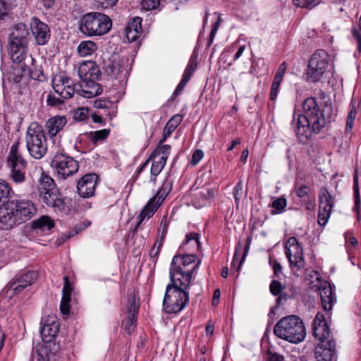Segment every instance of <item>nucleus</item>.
I'll return each instance as SVG.
<instances>
[{"instance_id":"f8f14e48","label":"nucleus","mask_w":361,"mask_h":361,"mask_svg":"<svg viewBox=\"0 0 361 361\" xmlns=\"http://www.w3.org/2000/svg\"><path fill=\"white\" fill-rule=\"evenodd\" d=\"M128 59L112 56L104 63V72L111 78L118 79L128 74Z\"/></svg>"},{"instance_id":"39448f33","label":"nucleus","mask_w":361,"mask_h":361,"mask_svg":"<svg viewBox=\"0 0 361 361\" xmlns=\"http://www.w3.org/2000/svg\"><path fill=\"white\" fill-rule=\"evenodd\" d=\"M27 150L36 159H42L47 153V144L43 127L32 122L27 129L25 135Z\"/></svg>"},{"instance_id":"9b49d317","label":"nucleus","mask_w":361,"mask_h":361,"mask_svg":"<svg viewBox=\"0 0 361 361\" xmlns=\"http://www.w3.org/2000/svg\"><path fill=\"white\" fill-rule=\"evenodd\" d=\"M200 264V261H198L191 270L169 269L170 283L168 285L187 291L191 284L192 274Z\"/></svg>"},{"instance_id":"79ce46f5","label":"nucleus","mask_w":361,"mask_h":361,"mask_svg":"<svg viewBox=\"0 0 361 361\" xmlns=\"http://www.w3.org/2000/svg\"><path fill=\"white\" fill-rule=\"evenodd\" d=\"M11 177L16 183H23L25 180L26 166H11Z\"/></svg>"},{"instance_id":"bf43d9fd","label":"nucleus","mask_w":361,"mask_h":361,"mask_svg":"<svg viewBox=\"0 0 361 361\" xmlns=\"http://www.w3.org/2000/svg\"><path fill=\"white\" fill-rule=\"evenodd\" d=\"M141 5L146 11L154 10L160 5V0H142Z\"/></svg>"},{"instance_id":"412c9836","label":"nucleus","mask_w":361,"mask_h":361,"mask_svg":"<svg viewBox=\"0 0 361 361\" xmlns=\"http://www.w3.org/2000/svg\"><path fill=\"white\" fill-rule=\"evenodd\" d=\"M28 36L29 32L25 24H16L10 33L9 44L27 45L29 41Z\"/></svg>"},{"instance_id":"58836bf2","label":"nucleus","mask_w":361,"mask_h":361,"mask_svg":"<svg viewBox=\"0 0 361 361\" xmlns=\"http://www.w3.org/2000/svg\"><path fill=\"white\" fill-rule=\"evenodd\" d=\"M57 189L53 178H51L49 176L44 174V173H42L40 178V183L38 185L39 192L49 191V190Z\"/></svg>"},{"instance_id":"7ed1b4c3","label":"nucleus","mask_w":361,"mask_h":361,"mask_svg":"<svg viewBox=\"0 0 361 361\" xmlns=\"http://www.w3.org/2000/svg\"><path fill=\"white\" fill-rule=\"evenodd\" d=\"M274 334L279 338L293 343L302 341L306 331L302 319L295 315H290L281 319L274 326Z\"/></svg>"},{"instance_id":"5701e85b","label":"nucleus","mask_w":361,"mask_h":361,"mask_svg":"<svg viewBox=\"0 0 361 361\" xmlns=\"http://www.w3.org/2000/svg\"><path fill=\"white\" fill-rule=\"evenodd\" d=\"M318 289L323 309L325 311L331 310L334 303L336 301L335 293L332 287L330 284L325 282L322 283Z\"/></svg>"},{"instance_id":"423d86ee","label":"nucleus","mask_w":361,"mask_h":361,"mask_svg":"<svg viewBox=\"0 0 361 361\" xmlns=\"http://www.w3.org/2000/svg\"><path fill=\"white\" fill-rule=\"evenodd\" d=\"M189 302V293L181 288L170 285L166 288L163 307L167 313H178L183 310Z\"/></svg>"},{"instance_id":"4c0bfd02","label":"nucleus","mask_w":361,"mask_h":361,"mask_svg":"<svg viewBox=\"0 0 361 361\" xmlns=\"http://www.w3.org/2000/svg\"><path fill=\"white\" fill-rule=\"evenodd\" d=\"M109 129H102L96 131L87 133L85 135L94 144L97 145L99 142L103 141L109 135Z\"/></svg>"},{"instance_id":"a878e982","label":"nucleus","mask_w":361,"mask_h":361,"mask_svg":"<svg viewBox=\"0 0 361 361\" xmlns=\"http://www.w3.org/2000/svg\"><path fill=\"white\" fill-rule=\"evenodd\" d=\"M59 331V324L54 317L47 319L40 329V334L44 342L50 343L56 337Z\"/></svg>"},{"instance_id":"a18cd8bd","label":"nucleus","mask_w":361,"mask_h":361,"mask_svg":"<svg viewBox=\"0 0 361 361\" xmlns=\"http://www.w3.org/2000/svg\"><path fill=\"white\" fill-rule=\"evenodd\" d=\"M13 193V191L10 185L6 181L0 179V202L11 197Z\"/></svg>"},{"instance_id":"7c9ffc66","label":"nucleus","mask_w":361,"mask_h":361,"mask_svg":"<svg viewBox=\"0 0 361 361\" xmlns=\"http://www.w3.org/2000/svg\"><path fill=\"white\" fill-rule=\"evenodd\" d=\"M214 196V190L209 188H202L194 195L192 200V205L197 209L205 207L209 204Z\"/></svg>"},{"instance_id":"37998d69","label":"nucleus","mask_w":361,"mask_h":361,"mask_svg":"<svg viewBox=\"0 0 361 361\" xmlns=\"http://www.w3.org/2000/svg\"><path fill=\"white\" fill-rule=\"evenodd\" d=\"M181 246L183 248L188 246L192 249L199 250L200 249L199 235L197 233H190V234L187 235L185 242L183 243Z\"/></svg>"},{"instance_id":"f704fd0d","label":"nucleus","mask_w":361,"mask_h":361,"mask_svg":"<svg viewBox=\"0 0 361 361\" xmlns=\"http://www.w3.org/2000/svg\"><path fill=\"white\" fill-rule=\"evenodd\" d=\"M97 49V44L91 40L82 41L77 48L78 53L82 57H86L93 54Z\"/></svg>"},{"instance_id":"49530a36","label":"nucleus","mask_w":361,"mask_h":361,"mask_svg":"<svg viewBox=\"0 0 361 361\" xmlns=\"http://www.w3.org/2000/svg\"><path fill=\"white\" fill-rule=\"evenodd\" d=\"M353 192L355 198V209L358 212L359 207L360 206V197L358 183V171L357 169L355 170L353 176Z\"/></svg>"},{"instance_id":"864d4df0","label":"nucleus","mask_w":361,"mask_h":361,"mask_svg":"<svg viewBox=\"0 0 361 361\" xmlns=\"http://www.w3.org/2000/svg\"><path fill=\"white\" fill-rule=\"evenodd\" d=\"M197 65L196 59L191 57L183 76L190 80L197 68Z\"/></svg>"},{"instance_id":"69168bd1","label":"nucleus","mask_w":361,"mask_h":361,"mask_svg":"<svg viewBox=\"0 0 361 361\" xmlns=\"http://www.w3.org/2000/svg\"><path fill=\"white\" fill-rule=\"evenodd\" d=\"M243 184L241 180L238 181V183L236 184L234 188L233 195L235 200V202L238 203L243 195Z\"/></svg>"},{"instance_id":"c9c22d12","label":"nucleus","mask_w":361,"mask_h":361,"mask_svg":"<svg viewBox=\"0 0 361 361\" xmlns=\"http://www.w3.org/2000/svg\"><path fill=\"white\" fill-rule=\"evenodd\" d=\"M51 345L49 343L43 342L37 343L34 348L39 360L49 361L51 354Z\"/></svg>"},{"instance_id":"a19ab883","label":"nucleus","mask_w":361,"mask_h":361,"mask_svg":"<svg viewBox=\"0 0 361 361\" xmlns=\"http://www.w3.org/2000/svg\"><path fill=\"white\" fill-rule=\"evenodd\" d=\"M152 166L150 169V180L154 183L156 181L157 176L161 172L166 163L159 159H151Z\"/></svg>"},{"instance_id":"f03ea898","label":"nucleus","mask_w":361,"mask_h":361,"mask_svg":"<svg viewBox=\"0 0 361 361\" xmlns=\"http://www.w3.org/2000/svg\"><path fill=\"white\" fill-rule=\"evenodd\" d=\"M35 204L29 200H16L7 202L0 207V224L5 229L25 223L37 213Z\"/></svg>"},{"instance_id":"f3484780","label":"nucleus","mask_w":361,"mask_h":361,"mask_svg":"<svg viewBox=\"0 0 361 361\" xmlns=\"http://www.w3.org/2000/svg\"><path fill=\"white\" fill-rule=\"evenodd\" d=\"M37 274L35 271H27L20 276L9 283L8 292L10 295L18 294L23 291L27 286H30L37 279Z\"/></svg>"},{"instance_id":"b1692460","label":"nucleus","mask_w":361,"mask_h":361,"mask_svg":"<svg viewBox=\"0 0 361 361\" xmlns=\"http://www.w3.org/2000/svg\"><path fill=\"white\" fill-rule=\"evenodd\" d=\"M323 316L317 314L313 322V336L321 343L333 341L329 338V330Z\"/></svg>"},{"instance_id":"9d476101","label":"nucleus","mask_w":361,"mask_h":361,"mask_svg":"<svg viewBox=\"0 0 361 361\" xmlns=\"http://www.w3.org/2000/svg\"><path fill=\"white\" fill-rule=\"evenodd\" d=\"M285 253L291 268L295 267L300 270L304 267L303 250L296 238L290 237L288 239L285 245Z\"/></svg>"},{"instance_id":"1a4fd4ad","label":"nucleus","mask_w":361,"mask_h":361,"mask_svg":"<svg viewBox=\"0 0 361 361\" xmlns=\"http://www.w3.org/2000/svg\"><path fill=\"white\" fill-rule=\"evenodd\" d=\"M328 65L326 52L320 49L317 51L311 57L307 69V77L312 82L319 81L326 71Z\"/></svg>"},{"instance_id":"c03bdc74","label":"nucleus","mask_w":361,"mask_h":361,"mask_svg":"<svg viewBox=\"0 0 361 361\" xmlns=\"http://www.w3.org/2000/svg\"><path fill=\"white\" fill-rule=\"evenodd\" d=\"M183 116L180 114H176L172 116L167 122L164 130L166 132V135H171L178 125L181 123Z\"/></svg>"},{"instance_id":"e433bc0d","label":"nucleus","mask_w":361,"mask_h":361,"mask_svg":"<svg viewBox=\"0 0 361 361\" xmlns=\"http://www.w3.org/2000/svg\"><path fill=\"white\" fill-rule=\"evenodd\" d=\"M96 81L97 80L90 81L88 83L85 82V85L82 89V92H83V96L85 97H94L102 92V88L99 83H97Z\"/></svg>"},{"instance_id":"338daca9","label":"nucleus","mask_w":361,"mask_h":361,"mask_svg":"<svg viewBox=\"0 0 361 361\" xmlns=\"http://www.w3.org/2000/svg\"><path fill=\"white\" fill-rule=\"evenodd\" d=\"M331 216V213L326 212H322V211L319 210L318 212V220L317 222L321 226H324Z\"/></svg>"},{"instance_id":"ea45409f","label":"nucleus","mask_w":361,"mask_h":361,"mask_svg":"<svg viewBox=\"0 0 361 361\" xmlns=\"http://www.w3.org/2000/svg\"><path fill=\"white\" fill-rule=\"evenodd\" d=\"M298 293L296 288L292 284H288L283 286V291L282 294L277 298L278 304H281L286 302L288 299L292 298Z\"/></svg>"},{"instance_id":"6ab92c4d","label":"nucleus","mask_w":361,"mask_h":361,"mask_svg":"<svg viewBox=\"0 0 361 361\" xmlns=\"http://www.w3.org/2000/svg\"><path fill=\"white\" fill-rule=\"evenodd\" d=\"M78 73L80 78L84 82L88 83L99 79L100 70L94 61H85L80 64Z\"/></svg>"},{"instance_id":"e2e57ef3","label":"nucleus","mask_w":361,"mask_h":361,"mask_svg":"<svg viewBox=\"0 0 361 361\" xmlns=\"http://www.w3.org/2000/svg\"><path fill=\"white\" fill-rule=\"evenodd\" d=\"M163 244V242L157 240L153 247L149 251V257L151 258H157L161 250Z\"/></svg>"},{"instance_id":"2eb2a0df","label":"nucleus","mask_w":361,"mask_h":361,"mask_svg":"<svg viewBox=\"0 0 361 361\" xmlns=\"http://www.w3.org/2000/svg\"><path fill=\"white\" fill-rule=\"evenodd\" d=\"M98 176L95 173H87L78 182L77 190L80 196L89 198L94 195L98 184Z\"/></svg>"},{"instance_id":"052dcab7","label":"nucleus","mask_w":361,"mask_h":361,"mask_svg":"<svg viewBox=\"0 0 361 361\" xmlns=\"http://www.w3.org/2000/svg\"><path fill=\"white\" fill-rule=\"evenodd\" d=\"M281 83V81H279L274 79L273 80L270 91V99L271 101H274L277 98L278 94L279 92V86Z\"/></svg>"},{"instance_id":"5fc2aeb1","label":"nucleus","mask_w":361,"mask_h":361,"mask_svg":"<svg viewBox=\"0 0 361 361\" xmlns=\"http://www.w3.org/2000/svg\"><path fill=\"white\" fill-rule=\"evenodd\" d=\"M89 109L87 107H80L75 111L74 119L78 121H83L89 116Z\"/></svg>"},{"instance_id":"6e6552de","label":"nucleus","mask_w":361,"mask_h":361,"mask_svg":"<svg viewBox=\"0 0 361 361\" xmlns=\"http://www.w3.org/2000/svg\"><path fill=\"white\" fill-rule=\"evenodd\" d=\"M57 178L66 180L76 173L79 169V164L72 157L65 153H56L51 162Z\"/></svg>"},{"instance_id":"de8ad7c7","label":"nucleus","mask_w":361,"mask_h":361,"mask_svg":"<svg viewBox=\"0 0 361 361\" xmlns=\"http://www.w3.org/2000/svg\"><path fill=\"white\" fill-rule=\"evenodd\" d=\"M16 0H0V18H4L15 6Z\"/></svg>"},{"instance_id":"393cba45","label":"nucleus","mask_w":361,"mask_h":361,"mask_svg":"<svg viewBox=\"0 0 361 361\" xmlns=\"http://www.w3.org/2000/svg\"><path fill=\"white\" fill-rule=\"evenodd\" d=\"M196 256L193 254L176 255L173 256L169 269L191 270L190 267L195 265Z\"/></svg>"},{"instance_id":"473e14b6","label":"nucleus","mask_w":361,"mask_h":361,"mask_svg":"<svg viewBox=\"0 0 361 361\" xmlns=\"http://www.w3.org/2000/svg\"><path fill=\"white\" fill-rule=\"evenodd\" d=\"M27 45L9 44V53L13 62L20 63L27 54Z\"/></svg>"},{"instance_id":"0eeeda50","label":"nucleus","mask_w":361,"mask_h":361,"mask_svg":"<svg viewBox=\"0 0 361 361\" xmlns=\"http://www.w3.org/2000/svg\"><path fill=\"white\" fill-rule=\"evenodd\" d=\"M172 187L170 181L166 180L161 188L159 189L157 194L152 197L137 216V222L133 229V233H135L145 219H150L157 210L161 204L164 202Z\"/></svg>"},{"instance_id":"c756f323","label":"nucleus","mask_w":361,"mask_h":361,"mask_svg":"<svg viewBox=\"0 0 361 361\" xmlns=\"http://www.w3.org/2000/svg\"><path fill=\"white\" fill-rule=\"evenodd\" d=\"M139 305L137 304L135 298H132L127 307V318L123 322L124 329L128 332L133 330L134 324L136 322L137 314L138 312Z\"/></svg>"},{"instance_id":"2f4dec72","label":"nucleus","mask_w":361,"mask_h":361,"mask_svg":"<svg viewBox=\"0 0 361 361\" xmlns=\"http://www.w3.org/2000/svg\"><path fill=\"white\" fill-rule=\"evenodd\" d=\"M334 201L333 197L330 195L326 188L323 187L319 190V210L322 212L331 214Z\"/></svg>"},{"instance_id":"09e8293b","label":"nucleus","mask_w":361,"mask_h":361,"mask_svg":"<svg viewBox=\"0 0 361 361\" xmlns=\"http://www.w3.org/2000/svg\"><path fill=\"white\" fill-rule=\"evenodd\" d=\"M350 106H351V108L348 114V118H347L346 126H345V130L348 132L351 131L353 126L354 120L356 116V110H355V102H354L353 99H352V101H351Z\"/></svg>"},{"instance_id":"20e7f679","label":"nucleus","mask_w":361,"mask_h":361,"mask_svg":"<svg viewBox=\"0 0 361 361\" xmlns=\"http://www.w3.org/2000/svg\"><path fill=\"white\" fill-rule=\"evenodd\" d=\"M112 27L111 18L102 13L91 12L82 16L80 21V32L87 37L102 36Z\"/></svg>"},{"instance_id":"72a5a7b5","label":"nucleus","mask_w":361,"mask_h":361,"mask_svg":"<svg viewBox=\"0 0 361 361\" xmlns=\"http://www.w3.org/2000/svg\"><path fill=\"white\" fill-rule=\"evenodd\" d=\"M54 226V222L49 216H42L32 222L33 229H39L42 232L50 231Z\"/></svg>"},{"instance_id":"3c124183","label":"nucleus","mask_w":361,"mask_h":361,"mask_svg":"<svg viewBox=\"0 0 361 361\" xmlns=\"http://www.w3.org/2000/svg\"><path fill=\"white\" fill-rule=\"evenodd\" d=\"M293 4L298 7L312 8L320 3V0H293Z\"/></svg>"},{"instance_id":"4d7b16f0","label":"nucleus","mask_w":361,"mask_h":361,"mask_svg":"<svg viewBox=\"0 0 361 361\" xmlns=\"http://www.w3.org/2000/svg\"><path fill=\"white\" fill-rule=\"evenodd\" d=\"M142 18L140 17H135L128 23L126 29L131 30H142Z\"/></svg>"},{"instance_id":"cd10ccee","label":"nucleus","mask_w":361,"mask_h":361,"mask_svg":"<svg viewBox=\"0 0 361 361\" xmlns=\"http://www.w3.org/2000/svg\"><path fill=\"white\" fill-rule=\"evenodd\" d=\"M66 123L65 116H55L47 120L45 127L50 137H54L63 130Z\"/></svg>"},{"instance_id":"bb28decb","label":"nucleus","mask_w":361,"mask_h":361,"mask_svg":"<svg viewBox=\"0 0 361 361\" xmlns=\"http://www.w3.org/2000/svg\"><path fill=\"white\" fill-rule=\"evenodd\" d=\"M20 143L18 141L14 142L11 146L9 154L7 159L8 167L11 166H26L27 162L23 157L19 151Z\"/></svg>"},{"instance_id":"4468645a","label":"nucleus","mask_w":361,"mask_h":361,"mask_svg":"<svg viewBox=\"0 0 361 361\" xmlns=\"http://www.w3.org/2000/svg\"><path fill=\"white\" fill-rule=\"evenodd\" d=\"M30 30L38 45H44L50 39L51 32L49 26L35 16L31 19Z\"/></svg>"},{"instance_id":"4be33fe9","label":"nucleus","mask_w":361,"mask_h":361,"mask_svg":"<svg viewBox=\"0 0 361 361\" xmlns=\"http://www.w3.org/2000/svg\"><path fill=\"white\" fill-rule=\"evenodd\" d=\"M171 146L169 145H163L157 147L149 155L148 159L137 169L135 178L138 176L142 171L148 166L151 159H159L164 162H166V160L170 154Z\"/></svg>"},{"instance_id":"dca6fc26","label":"nucleus","mask_w":361,"mask_h":361,"mask_svg":"<svg viewBox=\"0 0 361 361\" xmlns=\"http://www.w3.org/2000/svg\"><path fill=\"white\" fill-rule=\"evenodd\" d=\"M39 197L41 202L47 206L54 208L56 212H66V206L64 200L60 197L58 189L41 192Z\"/></svg>"},{"instance_id":"8fccbe9b","label":"nucleus","mask_w":361,"mask_h":361,"mask_svg":"<svg viewBox=\"0 0 361 361\" xmlns=\"http://www.w3.org/2000/svg\"><path fill=\"white\" fill-rule=\"evenodd\" d=\"M271 207L276 210L271 211L272 214L281 213L286 207V200L283 197H279L272 202Z\"/></svg>"},{"instance_id":"603ef678","label":"nucleus","mask_w":361,"mask_h":361,"mask_svg":"<svg viewBox=\"0 0 361 361\" xmlns=\"http://www.w3.org/2000/svg\"><path fill=\"white\" fill-rule=\"evenodd\" d=\"M295 193L297 196L301 199L302 201H307L309 199V194L310 192V189L308 186L305 185H302L298 188H295Z\"/></svg>"},{"instance_id":"f257e3e1","label":"nucleus","mask_w":361,"mask_h":361,"mask_svg":"<svg viewBox=\"0 0 361 361\" xmlns=\"http://www.w3.org/2000/svg\"><path fill=\"white\" fill-rule=\"evenodd\" d=\"M302 114L298 115L295 134L301 143H306L313 134L319 133L326 123L334 120L331 105H319L314 97L305 99L302 104Z\"/></svg>"},{"instance_id":"c85d7f7f","label":"nucleus","mask_w":361,"mask_h":361,"mask_svg":"<svg viewBox=\"0 0 361 361\" xmlns=\"http://www.w3.org/2000/svg\"><path fill=\"white\" fill-rule=\"evenodd\" d=\"M71 292L72 287L68 277L64 276L63 287L62 289V298L60 304V310L63 315L69 314Z\"/></svg>"},{"instance_id":"774afa93","label":"nucleus","mask_w":361,"mask_h":361,"mask_svg":"<svg viewBox=\"0 0 361 361\" xmlns=\"http://www.w3.org/2000/svg\"><path fill=\"white\" fill-rule=\"evenodd\" d=\"M286 69H287V65H286V62H283L281 64H280L274 79L279 80V81H282L283 76L286 72Z\"/></svg>"},{"instance_id":"680f3d73","label":"nucleus","mask_w":361,"mask_h":361,"mask_svg":"<svg viewBox=\"0 0 361 361\" xmlns=\"http://www.w3.org/2000/svg\"><path fill=\"white\" fill-rule=\"evenodd\" d=\"M63 98L56 97L52 94H49L47 98V104L50 106H59L63 104Z\"/></svg>"},{"instance_id":"6e6d98bb","label":"nucleus","mask_w":361,"mask_h":361,"mask_svg":"<svg viewBox=\"0 0 361 361\" xmlns=\"http://www.w3.org/2000/svg\"><path fill=\"white\" fill-rule=\"evenodd\" d=\"M269 290L272 295L279 296L283 291V286L279 281L273 280L270 283Z\"/></svg>"},{"instance_id":"0e129e2a","label":"nucleus","mask_w":361,"mask_h":361,"mask_svg":"<svg viewBox=\"0 0 361 361\" xmlns=\"http://www.w3.org/2000/svg\"><path fill=\"white\" fill-rule=\"evenodd\" d=\"M142 30H131L126 29V36L130 42H135L141 35Z\"/></svg>"},{"instance_id":"ddd939ff","label":"nucleus","mask_w":361,"mask_h":361,"mask_svg":"<svg viewBox=\"0 0 361 361\" xmlns=\"http://www.w3.org/2000/svg\"><path fill=\"white\" fill-rule=\"evenodd\" d=\"M52 87L55 92L65 99L71 98L75 94L73 80L63 75H56L54 77Z\"/></svg>"},{"instance_id":"13d9d810","label":"nucleus","mask_w":361,"mask_h":361,"mask_svg":"<svg viewBox=\"0 0 361 361\" xmlns=\"http://www.w3.org/2000/svg\"><path fill=\"white\" fill-rule=\"evenodd\" d=\"M169 222L166 217H164L161 221L159 232H161V235L159 236L157 240L161 242L164 241L167 231H168Z\"/></svg>"},{"instance_id":"a211bd4d","label":"nucleus","mask_w":361,"mask_h":361,"mask_svg":"<svg viewBox=\"0 0 361 361\" xmlns=\"http://www.w3.org/2000/svg\"><path fill=\"white\" fill-rule=\"evenodd\" d=\"M25 74H28L33 80H42L41 77L42 76V71L41 70L33 71L31 68L23 66L22 64H18L12 66L11 71L8 73V78L9 80H12L14 82L18 83L20 82L23 76Z\"/></svg>"},{"instance_id":"aec40b11","label":"nucleus","mask_w":361,"mask_h":361,"mask_svg":"<svg viewBox=\"0 0 361 361\" xmlns=\"http://www.w3.org/2000/svg\"><path fill=\"white\" fill-rule=\"evenodd\" d=\"M317 361H336V342L329 341L319 344L314 352Z\"/></svg>"}]
</instances>
